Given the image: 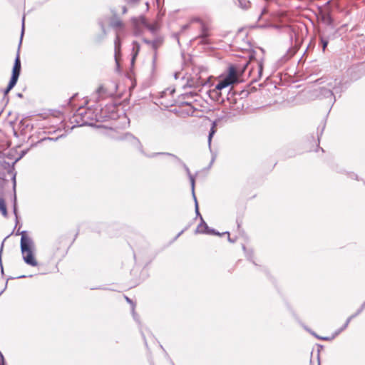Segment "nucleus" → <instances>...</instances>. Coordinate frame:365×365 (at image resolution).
<instances>
[{
  "label": "nucleus",
  "mask_w": 365,
  "mask_h": 365,
  "mask_svg": "<svg viewBox=\"0 0 365 365\" xmlns=\"http://www.w3.org/2000/svg\"><path fill=\"white\" fill-rule=\"evenodd\" d=\"M103 116L97 113L96 110L91 108H81L74 114L71 121V123H74L73 127L93 126L96 122L103 121Z\"/></svg>",
  "instance_id": "nucleus-1"
},
{
  "label": "nucleus",
  "mask_w": 365,
  "mask_h": 365,
  "mask_svg": "<svg viewBox=\"0 0 365 365\" xmlns=\"http://www.w3.org/2000/svg\"><path fill=\"white\" fill-rule=\"evenodd\" d=\"M21 235L20 247L23 259L27 264L36 267L38 262L34 256V252L35 250L34 242L27 235L26 231H22Z\"/></svg>",
  "instance_id": "nucleus-2"
},
{
  "label": "nucleus",
  "mask_w": 365,
  "mask_h": 365,
  "mask_svg": "<svg viewBox=\"0 0 365 365\" xmlns=\"http://www.w3.org/2000/svg\"><path fill=\"white\" fill-rule=\"evenodd\" d=\"M237 81V76L236 68L231 66L229 67L228 74L225 78L220 80L215 88L210 91V96L213 98H217L219 91Z\"/></svg>",
  "instance_id": "nucleus-3"
},
{
  "label": "nucleus",
  "mask_w": 365,
  "mask_h": 365,
  "mask_svg": "<svg viewBox=\"0 0 365 365\" xmlns=\"http://www.w3.org/2000/svg\"><path fill=\"white\" fill-rule=\"evenodd\" d=\"M249 65L251 66L249 75L252 78V81H258L262 76L264 68L263 60L251 58L250 61L245 65V68L248 67Z\"/></svg>",
  "instance_id": "nucleus-4"
},
{
  "label": "nucleus",
  "mask_w": 365,
  "mask_h": 365,
  "mask_svg": "<svg viewBox=\"0 0 365 365\" xmlns=\"http://www.w3.org/2000/svg\"><path fill=\"white\" fill-rule=\"evenodd\" d=\"M319 85L325 86L327 88L331 90L332 91L334 90L336 93L341 92V81L336 78L333 77H324L321 78L317 81Z\"/></svg>",
  "instance_id": "nucleus-5"
},
{
  "label": "nucleus",
  "mask_w": 365,
  "mask_h": 365,
  "mask_svg": "<svg viewBox=\"0 0 365 365\" xmlns=\"http://www.w3.org/2000/svg\"><path fill=\"white\" fill-rule=\"evenodd\" d=\"M24 21H25V16H24L22 18V27H21V39L19 45V48H20V46L21 44V39L22 36L24 35ZM21 72V61H20V56H19V49H18L16 56L14 61V67L12 69V75L11 77V79H12V83H14V81H17L18 78L19 77Z\"/></svg>",
  "instance_id": "nucleus-6"
},
{
  "label": "nucleus",
  "mask_w": 365,
  "mask_h": 365,
  "mask_svg": "<svg viewBox=\"0 0 365 365\" xmlns=\"http://www.w3.org/2000/svg\"><path fill=\"white\" fill-rule=\"evenodd\" d=\"M118 140L130 143L131 145L136 148L140 153H143V145L140 141L130 133H123L118 137Z\"/></svg>",
  "instance_id": "nucleus-7"
},
{
  "label": "nucleus",
  "mask_w": 365,
  "mask_h": 365,
  "mask_svg": "<svg viewBox=\"0 0 365 365\" xmlns=\"http://www.w3.org/2000/svg\"><path fill=\"white\" fill-rule=\"evenodd\" d=\"M196 21L201 24V33L198 36L199 38H201L200 43L203 44H208L209 41L207 38L210 36L208 27L205 26L201 20L197 19Z\"/></svg>",
  "instance_id": "nucleus-8"
},
{
  "label": "nucleus",
  "mask_w": 365,
  "mask_h": 365,
  "mask_svg": "<svg viewBox=\"0 0 365 365\" xmlns=\"http://www.w3.org/2000/svg\"><path fill=\"white\" fill-rule=\"evenodd\" d=\"M132 22L135 27V31L134 34L135 36H138L140 34L139 27L140 25L145 26L147 22L144 16H140L138 17H133L132 19Z\"/></svg>",
  "instance_id": "nucleus-9"
},
{
  "label": "nucleus",
  "mask_w": 365,
  "mask_h": 365,
  "mask_svg": "<svg viewBox=\"0 0 365 365\" xmlns=\"http://www.w3.org/2000/svg\"><path fill=\"white\" fill-rule=\"evenodd\" d=\"M121 41L119 34H117L114 41V56L117 66H119L118 58L120 56Z\"/></svg>",
  "instance_id": "nucleus-10"
},
{
  "label": "nucleus",
  "mask_w": 365,
  "mask_h": 365,
  "mask_svg": "<svg viewBox=\"0 0 365 365\" xmlns=\"http://www.w3.org/2000/svg\"><path fill=\"white\" fill-rule=\"evenodd\" d=\"M164 38L162 36H157L151 42L150 48L154 51L153 61L157 58V51L163 45Z\"/></svg>",
  "instance_id": "nucleus-11"
},
{
  "label": "nucleus",
  "mask_w": 365,
  "mask_h": 365,
  "mask_svg": "<svg viewBox=\"0 0 365 365\" xmlns=\"http://www.w3.org/2000/svg\"><path fill=\"white\" fill-rule=\"evenodd\" d=\"M321 87L319 88V95L322 97L326 98H330L331 101L333 103L335 101V98L334 96V92L327 88L325 86L320 85Z\"/></svg>",
  "instance_id": "nucleus-12"
},
{
  "label": "nucleus",
  "mask_w": 365,
  "mask_h": 365,
  "mask_svg": "<svg viewBox=\"0 0 365 365\" xmlns=\"http://www.w3.org/2000/svg\"><path fill=\"white\" fill-rule=\"evenodd\" d=\"M170 155V156H172V157H173V158H175L178 162H179V163H182V165H183V167H184V168H185V171H186V173H187V175H188V176H189L190 175H192V174L190 173V169L188 168V167H187L185 163H183L181 161V160H180V158H178L176 155H173V154L169 153H152V154H150V155H148V157H149V158H154V157H155V156H157V155Z\"/></svg>",
  "instance_id": "nucleus-13"
},
{
  "label": "nucleus",
  "mask_w": 365,
  "mask_h": 365,
  "mask_svg": "<svg viewBox=\"0 0 365 365\" xmlns=\"http://www.w3.org/2000/svg\"><path fill=\"white\" fill-rule=\"evenodd\" d=\"M108 95L109 94L107 93V91L104 88V86H101L98 88L96 93L93 94V98L95 99L96 101H98L101 99L106 98Z\"/></svg>",
  "instance_id": "nucleus-14"
},
{
  "label": "nucleus",
  "mask_w": 365,
  "mask_h": 365,
  "mask_svg": "<svg viewBox=\"0 0 365 365\" xmlns=\"http://www.w3.org/2000/svg\"><path fill=\"white\" fill-rule=\"evenodd\" d=\"M362 312L361 309H359L355 314H352L351 316H350L346 321L345 324L339 329L336 331L335 333V335H338L339 333H341L342 331H344V329H346V327H348L349 324L350 323L351 320L354 318H355L356 316H358L361 312Z\"/></svg>",
  "instance_id": "nucleus-15"
},
{
  "label": "nucleus",
  "mask_w": 365,
  "mask_h": 365,
  "mask_svg": "<svg viewBox=\"0 0 365 365\" xmlns=\"http://www.w3.org/2000/svg\"><path fill=\"white\" fill-rule=\"evenodd\" d=\"M140 50V45L137 41L133 42V48H132V58H131V64L134 63L135 59L136 56L138 55V53Z\"/></svg>",
  "instance_id": "nucleus-16"
},
{
  "label": "nucleus",
  "mask_w": 365,
  "mask_h": 365,
  "mask_svg": "<svg viewBox=\"0 0 365 365\" xmlns=\"http://www.w3.org/2000/svg\"><path fill=\"white\" fill-rule=\"evenodd\" d=\"M216 125H217V123H216V121H213L212 123V126L210 128V130L209 131V135H208V145H209V148H210L211 147V140H212V136L215 135V133H216Z\"/></svg>",
  "instance_id": "nucleus-17"
},
{
  "label": "nucleus",
  "mask_w": 365,
  "mask_h": 365,
  "mask_svg": "<svg viewBox=\"0 0 365 365\" xmlns=\"http://www.w3.org/2000/svg\"><path fill=\"white\" fill-rule=\"evenodd\" d=\"M200 223L198 225V226L196 228L195 232L196 233H204V230L207 228V223L204 221L202 216H200Z\"/></svg>",
  "instance_id": "nucleus-18"
},
{
  "label": "nucleus",
  "mask_w": 365,
  "mask_h": 365,
  "mask_svg": "<svg viewBox=\"0 0 365 365\" xmlns=\"http://www.w3.org/2000/svg\"><path fill=\"white\" fill-rule=\"evenodd\" d=\"M238 6L243 10H247L251 6V2L249 0H237Z\"/></svg>",
  "instance_id": "nucleus-19"
},
{
  "label": "nucleus",
  "mask_w": 365,
  "mask_h": 365,
  "mask_svg": "<svg viewBox=\"0 0 365 365\" xmlns=\"http://www.w3.org/2000/svg\"><path fill=\"white\" fill-rule=\"evenodd\" d=\"M0 211L1 212V214L3 216L6 217L7 216V210L6 207L5 201L3 198H0Z\"/></svg>",
  "instance_id": "nucleus-20"
},
{
  "label": "nucleus",
  "mask_w": 365,
  "mask_h": 365,
  "mask_svg": "<svg viewBox=\"0 0 365 365\" xmlns=\"http://www.w3.org/2000/svg\"><path fill=\"white\" fill-rule=\"evenodd\" d=\"M125 300L127 301V302H128L130 304H131L133 317L135 321H138V316H137L136 313L135 312V304H134L133 302L126 296L125 297Z\"/></svg>",
  "instance_id": "nucleus-21"
},
{
  "label": "nucleus",
  "mask_w": 365,
  "mask_h": 365,
  "mask_svg": "<svg viewBox=\"0 0 365 365\" xmlns=\"http://www.w3.org/2000/svg\"><path fill=\"white\" fill-rule=\"evenodd\" d=\"M16 83L17 81H16L12 83V79H10L7 88L4 90V96L7 95V93L15 86Z\"/></svg>",
  "instance_id": "nucleus-22"
},
{
  "label": "nucleus",
  "mask_w": 365,
  "mask_h": 365,
  "mask_svg": "<svg viewBox=\"0 0 365 365\" xmlns=\"http://www.w3.org/2000/svg\"><path fill=\"white\" fill-rule=\"evenodd\" d=\"M188 177L190 181L192 197H196L195 195V178L192 175H190Z\"/></svg>",
  "instance_id": "nucleus-23"
},
{
  "label": "nucleus",
  "mask_w": 365,
  "mask_h": 365,
  "mask_svg": "<svg viewBox=\"0 0 365 365\" xmlns=\"http://www.w3.org/2000/svg\"><path fill=\"white\" fill-rule=\"evenodd\" d=\"M63 136V135H60V136H58L57 138H51V137L43 138L41 139L40 140H38L36 144L41 143V142H43V141H46V140L56 141V140H58V138H62Z\"/></svg>",
  "instance_id": "nucleus-24"
},
{
  "label": "nucleus",
  "mask_w": 365,
  "mask_h": 365,
  "mask_svg": "<svg viewBox=\"0 0 365 365\" xmlns=\"http://www.w3.org/2000/svg\"><path fill=\"white\" fill-rule=\"evenodd\" d=\"M152 34H155L158 29V26L155 24H146L145 26Z\"/></svg>",
  "instance_id": "nucleus-25"
},
{
  "label": "nucleus",
  "mask_w": 365,
  "mask_h": 365,
  "mask_svg": "<svg viewBox=\"0 0 365 365\" xmlns=\"http://www.w3.org/2000/svg\"><path fill=\"white\" fill-rule=\"evenodd\" d=\"M111 26L113 27V28H121L123 26V23L120 20H115V21H113L112 23H111Z\"/></svg>",
  "instance_id": "nucleus-26"
},
{
  "label": "nucleus",
  "mask_w": 365,
  "mask_h": 365,
  "mask_svg": "<svg viewBox=\"0 0 365 365\" xmlns=\"http://www.w3.org/2000/svg\"><path fill=\"white\" fill-rule=\"evenodd\" d=\"M321 42L322 44V49H323V51H325V49L328 45V40H327L324 38H321Z\"/></svg>",
  "instance_id": "nucleus-27"
},
{
  "label": "nucleus",
  "mask_w": 365,
  "mask_h": 365,
  "mask_svg": "<svg viewBox=\"0 0 365 365\" xmlns=\"http://www.w3.org/2000/svg\"><path fill=\"white\" fill-rule=\"evenodd\" d=\"M193 198H194L195 204V212H196V215H197V216H199V217H200L201 215H200V212H199L197 198H196V197H193Z\"/></svg>",
  "instance_id": "nucleus-28"
},
{
  "label": "nucleus",
  "mask_w": 365,
  "mask_h": 365,
  "mask_svg": "<svg viewBox=\"0 0 365 365\" xmlns=\"http://www.w3.org/2000/svg\"><path fill=\"white\" fill-rule=\"evenodd\" d=\"M4 242V240L2 242L1 249H0V265H1V273H4L3 266L1 264V253H2V250H3Z\"/></svg>",
  "instance_id": "nucleus-29"
},
{
  "label": "nucleus",
  "mask_w": 365,
  "mask_h": 365,
  "mask_svg": "<svg viewBox=\"0 0 365 365\" xmlns=\"http://www.w3.org/2000/svg\"><path fill=\"white\" fill-rule=\"evenodd\" d=\"M14 213L16 215V217L17 218V208H16V197L14 195Z\"/></svg>",
  "instance_id": "nucleus-30"
},
{
  "label": "nucleus",
  "mask_w": 365,
  "mask_h": 365,
  "mask_svg": "<svg viewBox=\"0 0 365 365\" xmlns=\"http://www.w3.org/2000/svg\"><path fill=\"white\" fill-rule=\"evenodd\" d=\"M0 365H5V359H4V357L1 351H0Z\"/></svg>",
  "instance_id": "nucleus-31"
},
{
  "label": "nucleus",
  "mask_w": 365,
  "mask_h": 365,
  "mask_svg": "<svg viewBox=\"0 0 365 365\" xmlns=\"http://www.w3.org/2000/svg\"><path fill=\"white\" fill-rule=\"evenodd\" d=\"M208 235H220L221 234L213 229H210Z\"/></svg>",
  "instance_id": "nucleus-32"
},
{
  "label": "nucleus",
  "mask_w": 365,
  "mask_h": 365,
  "mask_svg": "<svg viewBox=\"0 0 365 365\" xmlns=\"http://www.w3.org/2000/svg\"><path fill=\"white\" fill-rule=\"evenodd\" d=\"M143 42H144L145 43H146L147 45H148L150 47L151 46V42H152V41H150V40H148L147 38H143Z\"/></svg>",
  "instance_id": "nucleus-33"
},
{
  "label": "nucleus",
  "mask_w": 365,
  "mask_h": 365,
  "mask_svg": "<svg viewBox=\"0 0 365 365\" xmlns=\"http://www.w3.org/2000/svg\"><path fill=\"white\" fill-rule=\"evenodd\" d=\"M224 234H227V235H228V240H229L230 242H235V240H236L235 239H231V238L230 237V233H229V232H225L222 233V235H224Z\"/></svg>",
  "instance_id": "nucleus-34"
},
{
  "label": "nucleus",
  "mask_w": 365,
  "mask_h": 365,
  "mask_svg": "<svg viewBox=\"0 0 365 365\" xmlns=\"http://www.w3.org/2000/svg\"><path fill=\"white\" fill-rule=\"evenodd\" d=\"M266 12H267V9H266V8H264V9H262V12H261V14L259 15V19H258L259 20V19H261L262 16L263 14H264Z\"/></svg>",
  "instance_id": "nucleus-35"
},
{
  "label": "nucleus",
  "mask_w": 365,
  "mask_h": 365,
  "mask_svg": "<svg viewBox=\"0 0 365 365\" xmlns=\"http://www.w3.org/2000/svg\"><path fill=\"white\" fill-rule=\"evenodd\" d=\"M99 24H100V25H101V27L102 31H103V34H104V35H106V30H105V26H104L103 24V23H101V22H100Z\"/></svg>",
  "instance_id": "nucleus-36"
},
{
  "label": "nucleus",
  "mask_w": 365,
  "mask_h": 365,
  "mask_svg": "<svg viewBox=\"0 0 365 365\" xmlns=\"http://www.w3.org/2000/svg\"><path fill=\"white\" fill-rule=\"evenodd\" d=\"M210 229H211V228H210V227L207 226V228L203 230V231H204V233H203V234H207V235H208V234H209V232H210Z\"/></svg>",
  "instance_id": "nucleus-37"
},
{
  "label": "nucleus",
  "mask_w": 365,
  "mask_h": 365,
  "mask_svg": "<svg viewBox=\"0 0 365 365\" xmlns=\"http://www.w3.org/2000/svg\"><path fill=\"white\" fill-rule=\"evenodd\" d=\"M122 11L123 14H125L127 12V9L125 6L122 7Z\"/></svg>",
  "instance_id": "nucleus-38"
},
{
  "label": "nucleus",
  "mask_w": 365,
  "mask_h": 365,
  "mask_svg": "<svg viewBox=\"0 0 365 365\" xmlns=\"http://www.w3.org/2000/svg\"><path fill=\"white\" fill-rule=\"evenodd\" d=\"M215 160V156H212L211 162H210V167L212 165V163H214Z\"/></svg>",
  "instance_id": "nucleus-39"
},
{
  "label": "nucleus",
  "mask_w": 365,
  "mask_h": 365,
  "mask_svg": "<svg viewBox=\"0 0 365 365\" xmlns=\"http://www.w3.org/2000/svg\"><path fill=\"white\" fill-rule=\"evenodd\" d=\"M359 309H361L362 311L365 309V302L361 304Z\"/></svg>",
  "instance_id": "nucleus-40"
},
{
  "label": "nucleus",
  "mask_w": 365,
  "mask_h": 365,
  "mask_svg": "<svg viewBox=\"0 0 365 365\" xmlns=\"http://www.w3.org/2000/svg\"><path fill=\"white\" fill-rule=\"evenodd\" d=\"M319 339H322V340H325V341L329 340V337H319Z\"/></svg>",
  "instance_id": "nucleus-41"
},
{
  "label": "nucleus",
  "mask_w": 365,
  "mask_h": 365,
  "mask_svg": "<svg viewBox=\"0 0 365 365\" xmlns=\"http://www.w3.org/2000/svg\"><path fill=\"white\" fill-rule=\"evenodd\" d=\"M182 232H183V231H181L180 232H179V234L177 235L176 238H178Z\"/></svg>",
  "instance_id": "nucleus-42"
},
{
  "label": "nucleus",
  "mask_w": 365,
  "mask_h": 365,
  "mask_svg": "<svg viewBox=\"0 0 365 365\" xmlns=\"http://www.w3.org/2000/svg\"><path fill=\"white\" fill-rule=\"evenodd\" d=\"M24 277H26L25 275H21V276L18 277L17 278H24Z\"/></svg>",
  "instance_id": "nucleus-43"
},
{
  "label": "nucleus",
  "mask_w": 365,
  "mask_h": 365,
  "mask_svg": "<svg viewBox=\"0 0 365 365\" xmlns=\"http://www.w3.org/2000/svg\"><path fill=\"white\" fill-rule=\"evenodd\" d=\"M142 336L143 338H145L144 334L143 332H142ZM144 340H145V339H144ZM145 342L146 343V341H145Z\"/></svg>",
  "instance_id": "nucleus-44"
},
{
  "label": "nucleus",
  "mask_w": 365,
  "mask_h": 365,
  "mask_svg": "<svg viewBox=\"0 0 365 365\" xmlns=\"http://www.w3.org/2000/svg\"><path fill=\"white\" fill-rule=\"evenodd\" d=\"M247 257H248L249 259H251V256L247 255Z\"/></svg>",
  "instance_id": "nucleus-45"
},
{
  "label": "nucleus",
  "mask_w": 365,
  "mask_h": 365,
  "mask_svg": "<svg viewBox=\"0 0 365 365\" xmlns=\"http://www.w3.org/2000/svg\"><path fill=\"white\" fill-rule=\"evenodd\" d=\"M18 96H19V97H21V96H22V94L19 93V94H18Z\"/></svg>",
  "instance_id": "nucleus-46"
},
{
  "label": "nucleus",
  "mask_w": 365,
  "mask_h": 365,
  "mask_svg": "<svg viewBox=\"0 0 365 365\" xmlns=\"http://www.w3.org/2000/svg\"><path fill=\"white\" fill-rule=\"evenodd\" d=\"M314 336H316L317 338L319 339V337L318 336H317L316 334H314Z\"/></svg>",
  "instance_id": "nucleus-47"
}]
</instances>
